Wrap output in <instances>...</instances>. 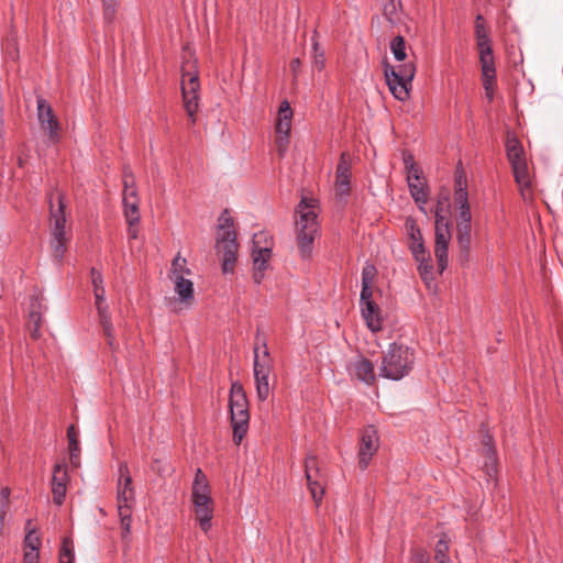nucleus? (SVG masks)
<instances>
[{
	"mask_svg": "<svg viewBox=\"0 0 563 563\" xmlns=\"http://www.w3.org/2000/svg\"><path fill=\"white\" fill-rule=\"evenodd\" d=\"M415 362L413 351L393 342L383 357L379 375L390 380H399L407 376Z\"/></svg>",
	"mask_w": 563,
	"mask_h": 563,
	"instance_id": "f257e3e1",
	"label": "nucleus"
},
{
	"mask_svg": "<svg viewBox=\"0 0 563 563\" xmlns=\"http://www.w3.org/2000/svg\"><path fill=\"white\" fill-rule=\"evenodd\" d=\"M229 407L233 429V441L240 444L249 430V401L243 386L239 382L231 384Z\"/></svg>",
	"mask_w": 563,
	"mask_h": 563,
	"instance_id": "f03ea898",
	"label": "nucleus"
},
{
	"mask_svg": "<svg viewBox=\"0 0 563 563\" xmlns=\"http://www.w3.org/2000/svg\"><path fill=\"white\" fill-rule=\"evenodd\" d=\"M297 212L300 214L297 221L298 234L297 243L302 258H309L312 253L314 238L319 230L317 221V213L313 206L302 198L297 207Z\"/></svg>",
	"mask_w": 563,
	"mask_h": 563,
	"instance_id": "7ed1b4c3",
	"label": "nucleus"
},
{
	"mask_svg": "<svg viewBox=\"0 0 563 563\" xmlns=\"http://www.w3.org/2000/svg\"><path fill=\"white\" fill-rule=\"evenodd\" d=\"M383 73L393 96L399 101H406L409 98L411 81L416 74L413 63H405L396 68L384 62Z\"/></svg>",
	"mask_w": 563,
	"mask_h": 563,
	"instance_id": "20e7f679",
	"label": "nucleus"
},
{
	"mask_svg": "<svg viewBox=\"0 0 563 563\" xmlns=\"http://www.w3.org/2000/svg\"><path fill=\"white\" fill-rule=\"evenodd\" d=\"M255 339L256 345L254 347L253 372L256 384L257 398L264 401L268 398L269 395V351L267 347L266 339L258 332Z\"/></svg>",
	"mask_w": 563,
	"mask_h": 563,
	"instance_id": "39448f33",
	"label": "nucleus"
},
{
	"mask_svg": "<svg viewBox=\"0 0 563 563\" xmlns=\"http://www.w3.org/2000/svg\"><path fill=\"white\" fill-rule=\"evenodd\" d=\"M239 244L234 230H228L223 233L217 232V251L222 254L221 267L224 274L234 272Z\"/></svg>",
	"mask_w": 563,
	"mask_h": 563,
	"instance_id": "423d86ee",
	"label": "nucleus"
},
{
	"mask_svg": "<svg viewBox=\"0 0 563 563\" xmlns=\"http://www.w3.org/2000/svg\"><path fill=\"white\" fill-rule=\"evenodd\" d=\"M405 168L407 170V184L412 199L419 205V210L426 213L424 205L428 200V191L426 186L420 181L421 170L411 159L406 157L404 159Z\"/></svg>",
	"mask_w": 563,
	"mask_h": 563,
	"instance_id": "0eeeda50",
	"label": "nucleus"
},
{
	"mask_svg": "<svg viewBox=\"0 0 563 563\" xmlns=\"http://www.w3.org/2000/svg\"><path fill=\"white\" fill-rule=\"evenodd\" d=\"M123 207L129 227H135L140 222L139 197L134 187L131 172H124Z\"/></svg>",
	"mask_w": 563,
	"mask_h": 563,
	"instance_id": "6e6552de",
	"label": "nucleus"
},
{
	"mask_svg": "<svg viewBox=\"0 0 563 563\" xmlns=\"http://www.w3.org/2000/svg\"><path fill=\"white\" fill-rule=\"evenodd\" d=\"M336 198L346 202L351 192V159L347 153L343 152L335 170Z\"/></svg>",
	"mask_w": 563,
	"mask_h": 563,
	"instance_id": "1a4fd4ad",
	"label": "nucleus"
},
{
	"mask_svg": "<svg viewBox=\"0 0 563 563\" xmlns=\"http://www.w3.org/2000/svg\"><path fill=\"white\" fill-rule=\"evenodd\" d=\"M37 120L41 126L47 132L48 140L52 143H55L59 139L58 130L59 122L56 119L52 107L47 103V101L43 98H37Z\"/></svg>",
	"mask_w": 563,
	"mask_h": 563,
	"instance_id": "9d476101",
	"label": "nucleus"
},
{
	"mask_svg": "<svg viewBox=\"0 0 563 563\" xmlns=\"http://www.w3.org/2000/svg\"><path fill=\"white\" fill-rule=\"evenodd\" d=\"M377 431L373 426H368L363 431L358 449V465L361 470H366L372 456L378 448Z\"/></svg>",
	"mask_w": 563,
	"mask_h": 563,
	"instance_id": "9b49d317",
	"label": "nucleus"
},
{
	"mask_svg": "<svg viewBox=\"0 0 563 563\" xmlns=\"http://www.w3.org/2000/svg\"><path fill=\"white\" fill-rule=\"evenodd\" d=\"M188 81H183L181 84V92L184 98V106L189 118L195 122V113L198 109V89H199V79L197 74H187Z\"/></svg>",
	"mask_w": 563,
	"mask_h": 563,
	"instance_id": "f8f14e48",
	"label": "nucleus"
},
{
	"mask_svg": "<svg viewBox=\"0 0 563 563\" xmlns=\"http://www.w3.org/2000/svg\"><path fill=\"white\" fill-rule=\"evenodd\" d=\"M68 473L65 464H55L52 476L53 501L57 506L63 505L67 492Z\"/></svg>",
	"mask_w": 563,
	"mask_h": 563,
	"instance_id": "ddd939ff",
	"label": "nucleus"
},
{
	"mask_svg": "<svg viewBox=\"0 0 563 563\" xmlns=\"http://www.w3.org/2000/svg\"><path fill=\"white\" fill-rule=\"evenodd\" d=\"M134 498L132 477L125 463L119 466L118 503L123 508H130L129 503Z\"/></svg>",
	"mask_w": 563,
	"mask_h": 563,
	"instance_id": "4468645a",
	"label": "nucleus"
},
{
	"mask_svg": "<svg viewBox=\"0 0 563 563\" xmlns=\"http://www.w3.org/2000/svg\"><path fill=\"white\" fill-rule=\"evenodd\" d=\"M472 221H456V242L460 262L466 264L470 258Z\"/></svg>",
	"mask_w": 563,
	"mask_h": 563,
	"instance_id": "2eb2a0df",
	"label": "nucleus"
},
{
	"mask_svg": "<svg viewBox=\"0 0 563 563\" xmlns=\"http://www.w3.org/2000/svg\"><path fill=\"white\" fill-rule=\"evenodd\" d=\"M58 206L55 208L53 205V198H49V210H51V219H52V236H64L65 235V208L66 205L64 202L63 196H57Z\"/></svg>",
	"mask_w": 563,
	"mask_h": 563,
	"instance_id": "dca6fc26",
	"label": "nucleus"
},
{
	"mask_svg": "<svg viewBox=\"0 0 563 563\" xmlns=\"http://www.w3.org/2000/svg\"><path fill=\"white\" fill-rule=\"evenodd\" d=\"M479 62L482 66L483 86L485 90H489L490 85L496 77V68L493 56V48L479 52Z\"/></svg>",
	"mask_w": 563,
	"mask_h": 563,
	"instance_id": "f3484780",
	"label": "nucleus"
},
{
	"mask_svg": "<svg viewBox=\"0 0 563 563\" xmlns=\"http://www.w3.org/2000/svg\"><path fill=\"white\" fill-rule=\"evenodd\" d=\"M362 317L366 321V325L372 332H378L383 328V319L380 310L375 301L365 302L360 305Z\"/></svg>",
	"mask_w": 563,
	"mask_h": 563,
	"instance_id": "a211bd4d",
	"label": "nucleus"
},
{
	"mask_svg": "<svg viewBox=\"0 0 563 563\" xmlns=\"http://www.w3.org/2000/svg\"><path fill=\"white\" fill-rule=\"evenodd\" d=\"M453 198L455 206L468 202L467 178L461 163L455 172Z\"/></svg>",
	"mask_w": 563,
	"mask_h": 563,
	"instance_id": "6ab92c4d",
	"label": "nucleus"
},
{
	"mask_svg": "<svg viewBox=\"0 0 563 563\" xmlns=\"http://www.w3.org/2000/svg\"><path fill=\"white\" fill-rule=\"evenodd\" d=\"M452 235L435 234L434 255L438 261L439 272L442 273L448 266V250Z\"/></svg>",
	"mask_w": 563,
	"mask_h": 563,
	"instance_id": "aec40b11",
	"label": "nucleus"
},
{
	"mask_svg": "<svg viewBox=\"0 0 563 563\" xmlns=\"http://www.w3.org/2000/svg\"><path fill=\"white\" fill-rule=\"evenodd\" d=\"M353 375L366 385H371L375 380L374 367L372 363L361 357L353 363Z\"/></svg>",
	"mask_w": 563,
	"mask_h": 563,
	"instance_id": "412c9836",
	"label": "nucleus"
},
{
	"mask_svg": "<svg viewBox=\"0 0 563 563\" xmlns=\"http://www.w3.org/2000/svg\"><path fill=\"white\" fill-rule=\"evenodd\" d=\"M175 287L174 290L177 295V300L181 303H188L194 299V284L190 279L179 276L172 278Z\"/></svg>",
	"mask_w": 563,
	"mask_h": 563,
	"instance_id": "4be33fe9",
	"label": "nucleus"
},
{
	"mask_svg": "<svg viewBox=\"0 0 563 563\" xmlns=\"http://www.w3.org/2000/svg\"><path fill=\"white\" fill-rule=\"evenodd\" d=\"M292 110L287 100H284L278 110V122L276 124L277 134H290Z\"/></svg>",
	"mask_w": 563,
	"mask_h": 563,
	"instance_id": "5701e85b",
	"label": "nucleus"
},
{
	"mask_svg": "<svg viewBox=\"0 0 563 563\" xmlns=\"http://www.w3.org/2000/svg\"><path fill=\"white\" fill-rule=\"evenodd\" d=\"M475 38L478 52L486 51V48H492L488 30L485 25V20L482 14H477L475 19Z\"/></svg>",
	"mask_w": 563,
	"mask_h": 563,
	"instance_id": "b1692460",
	"label": "nucleus"
},
{
	"mask_svg": "<svg viewBox=\"0 0 563 563\" xmlns=\"http://www.w3.org/2000/svg\"><path fill=\"white\" fill-rule=\"evenodd\" d=\"M483 446L486 474L492 477L496 472L497 457L495 449L492 445V438L489 435H485L483 440Z\"/></svg>",
	"mask_w": 563,
	"mask_h": 563,
	"instance_id": "393cba45",
	"label": "nucleus"
},
{
	"mask_svg": "<svg viewBox=\"0 0 563 563\" xmlns=\"http://www.w3.org/2000/svg\"><path fill=\"white\" fill-rule=\"evenodd\" d=\"M506 152L511 165L526 161L522 145L516 136L508 135L506 142Z\"/></svg>",
	"mask_w": 563,
	"mask_h": 563,
	"instance_id": "a878e982",
	"label": "nucleus"
},
{
	"mask_svg": "<svg viewBox=\"0 0 563 563\" xmlns=\"http://www.w3.org/2000/svg\"><path fill=\"white\" fill-rule=\"evenodd\" d=\"M91 283L93 287V294H95V305H104L106 302V290L103 286V277L101 272H99L97 268L92 267L91 271Z\"/></svg>",
	"mask_w": 563,
	"mask_h": 563,
	"instance_id": "bb28decb",
	"label": "nucleus"
},
{
	"mask_svg": "<svg viewBox=\"0 0 563 563\" xmlns=\"http://www.w3.org/2000/svg\"><path fill=\"white\" fill-rule=\"evenodd\" d=\"M96 308L98 311L99 321L102 327V331H103L104 335L108 338V344L112 347L113 346V334H112L113 328H112L111 318H110V314L108 311V306L106 303L98 305V306H96Z\"/></svg>",
	"mask_w": 563,
	"mask_h": 563,
	"instance_id": "cd10ccee",
	"label": "nucleus"
},
{
	"mask_svg": "<svg viewBox=\"0 0 563 563\" xmlns=\"http://www.w3.org/2000/svg\"><path fill=\"white\" fill-rule=\"evenodd\" d=\"M67 438H68V446H69V459L73 466H79V442L77 440V434L75 431V427L71 424L67 429Z\"/></svg>",
	"mask_w": 563,
	"mask_h": 563,
	"instance_id": "c85d7f7f",
	"label": "nucleus"
},
{
	"mask_svg": "<svg viewBox=\"0 0 563 563\" xmlns=\"http://www.w3.org/2000/svg\"><path fill=\"white\" fill-rule=\"evenodd\" d=\"M195 515L197 521L203 532H208L211 529V520L213 516L212 506L195 507Z\"/></svg>",
	"mask_w": 563,
	"mask_h": 563,
	"instance_id": "c756f323",
	"label": "nucleus"
},
{
	"mask_svg": "<svg viewBox=\"0 0 563 563\" xmlns=\"http://www.w3.org/2000/svg\"><path fill=\"white\" fill-rule=\"evenodd\" d=\"M401 9L400 0H388L383 8V14L386 20L391 24L396 25L399 23V11Z\"/></svg>",
	"mask_w": 563,
	"mask_h": 563,
	"instance_id": "7c9ffc66",
	"label": "nucleus"
},
{
	"mask_svg": "<svg viewBox=\"0 0 563 563\" xmlns=\"http://www.w3.org/2000/svg\"><path fill=\"white\" fill-rule=\"evenodd\" d=\"M511 167H512L515 179H516L517 184L521 187H528L530 185V178H529L527 162L523 161V162L514 164V165H511Z\"/></svg>",
	"mask_w": 563,
	"mask_h": 563,
	"instance_id": "2f4dec72",
	"label": "nucleus"
},
{
	"mask_svg": "<svg viewBox=\"0 0 563 563\" xmlns=\"http://www.w3.org/2000/svg\"><path fill=\"white\" fill-rule=\"evenodd\" d=\"M103 8V19L107 24H112L115 20L121 0H101Z\"/></svg>",
	"mask_w": 563,
	"mask_h": 563,
	"instance_id": "473e14b6",
	"label": "nucleus"
},
{
	"mask_svg": "<svg viewBox=\"0 0 563 563\" xmlns=\"http://www.w3.org/2000/svg\"><path fill=\"white\" fill-rule=\"evenodd\" d=\"M390 51L397 62H402L406 59V42L404 36L397 35L393 38L390 42Z\"/></svg>",
	"mask_w": 563,
	"mask_h": 563,
	"instance_id": "72a5a7b5",
	"label": "nucleus"
},
{
	"mask_svg": "<svg viewBox=\"0 0 563 563\" xmlns=\"http://www.w3.org/2000/svg\"><path fill=\"white\" fill-rule=\"evenodd\" d=\"M253 267L265 269L268 265V260L271 257V250L268 247L258 249L253 251Z\"/></svg>",
	"mask_w": 563,
	"mask_h": 563,
	"instance_id": "f704fd0d",
	"label": "nucleus"
},
{
	"mask_svg": "<svg viewBox=\"0 0 563 563\" xmlns=\"http://www.w3.org/2000/svg\"><path fill=\"white\" fill-rule=\"evenodd\" d=\"M172 278H176L179 276H184L186 274H190V269L187 267V261L186 258L181 257L179 254L175 256V258L172 262Z\"/></svg>",
	"mask_w": 563,
	"mask_h": 563,
	"instance_id": "c9c22d12",
	"label": "nucleus"
},
{
	"mask_svg": "<svg viewBox=\"0 0 563 563\" xmlns=\"http://www.w3.org/2000/svg\"><path fill=\"white\" fill-rule=\"evenodd\" d=\"M451 214V202H450V194L448 191L441 192L439 195L434 216H450Z\"/></svg>",
	"mask_w": 563,
	"mask_h": 563,
	"instance_id": "e433bc0d",
	"label": "nucleus"
},
{
	"mask_svg": "<svg viewBox=\"0 0 563 563\" xmlns=\"http://www.w3.org/2000/svg\"><path fill=\"white\" fill-rule=\"evenodd\" d=\"M51 247L53 250L54 257L57 260V262H62L67 249L66 236H52Z\"/></svg>",
	"mask_w": 563,
	"mask_h": 563,
	"instance_id": "4c0bfd02",
	"label": "nucleus"
},
{
	"mask_svg": "<svg viewBox=\"0 0 563 563\" xmlns=\"http://www.w3.org/2000/svg\"><path fill=\"white\" fill-rule=\"evenodd\" d=\"M449 542L445 537L441 538L434 549L435 563H448Z\"/></svg>",
	"mask_w": 563,
	"mask_h": 563,
	"instance_id": "58836bf2",
	"label": "nucleus"
},
{
	"mask_svg": "<svg viewBox=\"0 0 563 563\" xmlns=\"http://www.w3.org/2000/svg\"><path fill=\"white\" fill-rule=\"evenodd\" d=\"M435 217V228H434V234H448L452 235L451 232V220L450 216H434Z\"/></svg>",
	"mask_w": 563,
	"mask_h": 563,
	"instance_id": "ea45409f",
	"label": "nucleus"
},
{
	"mask_svg": "<svg viewBox=\"0 0 563 563\" xmlns=\"http://www.w3.org/2000/svg\"><path fill=\"white\" fill-rule=\"evenodd\" d=\"M317 477L318 476H312V477H310V479H307V482H308V487L310 489L312 498L314 499V501L318 505L322 499L324 488H323L322 484L318 481Z\"/></svg>",
	"mask_w": 563,
	"mask_h": 563,
	"instance_id": "a19ab883",
	"label": "nucleus"
},
{
	"mask_svg": "<svg viewBox=\"0 0 563 563\" xmlns=\"http://www.w3.org/2000/svg\"><path fill=\"white\" fill-rule=\"evenodd\" d=\"M405 228L411 242L420 241L422 239L421 231L413 218L409 217L406 219Z\"/></svg>",
	"mask_w": 563,
	"mask_h": 563,
	"instance_id": "79ce46f5",
	"label": "nucleus"
},
{
	"mask_svg": "<svg viewBox=\"0 0 563 563\" xmlns=\"http://www.w3.org/2000/svg\"><path fill=\"white\" fill-rule=\"evenodd\" d=\"M119 512L121 518L122 537L126 538L131 532V514L130 508H123L119 506Z\"/></svg>",
	"mask_w": 563,
	"mask_h": 563,
	"instance_id": "37998d69",
	"label": "nucleus"
},
{
	"mask_svg": "<svg viewBox=\"0 0 563 563\" xmlns=\"http://www.w3.org/2000/svg\"><path fill=\"white\" fill-rule=\"evenodd\" d=\"M232 227H233V219L229 214V211L225 209L220 214V217L218 219V231L217 232L223 233L224 231L233 230Z\"/></svg>",
	"mask_w": 563,
	"mask_h": 563,
	"instance_id": "c03bdc74",
	"label": "nucleus"
},
{
	"mask_svg": "<svg viewBox=\"0 0 563 563\" xmlns=\"http://www.w3.org/2000/svg\"><path fill=\"white\" fill-rule=\"evenodd\" d=\"M319 472L320 471L318 467L317 459L312 455L308 456L306 459V464H305L306 478L310 479V477H312V476H319Z\"/></svg>",
	"mask_w": 563,
	"mask_h": 563,
	"instance_id": "a18cd8bd",
	"label": "nucleus"
},
{
	"mask_svg": "<svg viewBox=\"0 0 563 563\" xmlns=\"http://www.w3.org/2000/svg\"><path fill=\"white\" fill-rule=\"evenodd\" d=\"M411 251L416 261H422L430 257L429 253L424 247L422 239L420 241L412 242Z\"/></svg>",
	"mask_w": 563,
	"mask_h": 563,
	"instance_id": "49530a36",
	"label": "nucleus"
},
{
	"mask_svg": "<svg viewBox=\"0 0 563 563\" xmlns=\"http://www.w3.org/2000/svg\"><path fill=\"white\" fill-rule=\"evenodd\" d=\"M419 262V273L424 282H428L429 279H432V269L433 266L431 264L430 257L418 261Z\"/></svg>",
	"mask_w": 563,
	"mask_h": 563,
	"instance_id": "de8ad7c7",
	"label": "nucleus"
},
{
	"mask_svg": "<svg viewBox=\"0 0 563 563\" xmlns=\"http://www.w3.org/2000/svg\"><path fill=\"white\" fill-rule=\"evenodd\" d=\"M376 275V267L373 264L366 263L362 269V285H372Z\"/></svg>",
	"mask_w": 563,
	"mask_h": 563,
	"instance_id": "09e8293b",
	"label": "nucleus"
},
{
	"mask_svg": "<svg viewBox=\"0 0 563 563\" xmlns=\"http://www.w3.org/2000/svg\"><path fill=\"white\" fill-rule=\"evenodd\" d=\"M456 221H472L470 202L455 206Z\"/></svg>",
	"mask_w": 563,
	"mask_h": 563,
	"instance_id": "8fccbe9b",
	"label": "nucleus"
},
{
	"mask_svg": "<svg viewBox=\"0 0 563 563\" xmlns=\"http://www.w3.org/2000/svg\"><path fill=\"white\" fill-rule=\"evenodd\" d=\"M10 497V489L8 487H4L1 489L0 493V521H3V518L5 516V508L8 507Z\"/></svg>",
	"mask_w": 563,
	"mask_h": 563,
	"instance_id": "3c124183",
	"label": "nucleus"
},
{
	"mask_svg": "<svg viewBox=\"0 0 563 563\" xmlns=\"http://www.w3.org/2000/svg\"><path fill=\"white\" fill-rule=\"evenodd\" d=\"M194 507L212 506V498L210 495H191Z\"/></svg>",
	"mask_w": 563,
	"mask_h": 563,
	"instance_id": "603ef678",
	"label": "nucleus"
},
{
	"mask_svg": "<svg viewBox=\"0 0 563 563\" xmlns=\"http://www.w3.org/2000/svg\"><path fill=\"white\" fill-rule=\"evenodd\" d=\"M74 561V553H73V550L67 544V542L65 541L63 543V548L60 550V554H59V563H73Z\"/></svg>",
	"mask_w": 563,
	"mask_h": 563,
	"instance_id": "864d4df0",
	"label": "nucleus"
},
{
	"mask_svg": "<svg viewBox=\"0 0 563 563\" xmlns=\"http://www.w3.org/2000/svg\"><path fill=\"white\" fill-rule=\"evenodd\" d=\"M373 300V290L372 285H362L361 296H360V305L365 302H371Z\"/></svg>",
	"mask_w": 563,
	"mask_h": 563,
	"instance_id": "5fc2aeb1",
	"label": "nucleus"
},
{
	"mask_svg": "<svg viewBox=\"0 0 563 563\" xmlns=\"http://www.w3.org/2000/svg\"><path fill=\"white\" fill-rule=\"evenodd\" d=\"M25 545L31 550L35 548L38 551L40 538L34 532H29L24 539Z\"/></svg>",
	"mask_w": 563,
	"mask_h": 563,
	"instance_id": "6e6d98bb",
	"label": "nucleus"
},
{
	"mask_svg": "<svg viewBox=\"0 0 563 563\" xmlns=\"http://www.w3.org/2000/svg\"><path fill=\"white\" fill-rule=\"evenodd\" d=\"M40 554L38 551L35 550V548L25 551L23 563H38Z\"/></svg>",
	"mask_w": 563,
	"mask_h": 563,
	"instance_id": "4d7b16f0",
	"label": "nucleus"
},
{
	"mask_svg": "<svg viewBox=\"0 0 563 563\" xmlns=\"http://www.w3.org/2000/svg\"><path fill=\"white\" fill-rule=\"evenodd\" d=\"M196 494H199V495H210V487H209V483L207 484H195L192 483V492H191V495H196Z\"/></svg>",
	"mask_w": 563,
	"mask_h": 563,
	"instance_id": "13d9d810",
	"label": "nucleus"
},
{
	"mask_svg": "<svg viewBox=\"0 0 563 563\" xmlns=\"http://www.w3.org/2000/svg\"><path fill=\"white\" fill-rule=\"evenodd\" d=\"M288 143L289 134H278L276 144L282 155L285 152L286 147L288 146Z\"/></svg>",
	"mask_w": 563,
	"mask_h": 563,
	"instance_id": "bf43d9fd",
	"label": "nucleus"
},
{
	"mask_svg": "<svg viewBox=\"0 0 563 563\" xmlns=\"http://www.w3.org/2000/svg\"><path fill=\"white\" fill-rule=\"evenodd\" d=\"M412 563H429V554L423 550L416 551L412 554Z\"/></svg>",
	"mask_w": 563,
	"mask_h": 563,
	"instance_id": "052dcab7",
	"label": "nucleus"
},
{
	"mask_svg": "<svg viewBox=\"0 0 563 563\" xmlns=\"http://www.w3.org/2000/svg\"><path fill=\"white\" fill-rule=\"evenodd\" d=\"M194 483L195 484H207L208 483V479L206 477V475L202 473V471L200 468H197L196 470V474H195V479H194Z\"/></svg>",
	"mask_w": 563,
	"mask_h": 563,
	"instance_id": "680f3d73",
	"label": "nucleus"
},
{
	"mask_svg": "<svg viewBox=\"0 0 563 563\" xmlns=\"http://www.w3.org/2000/svg\"><path fill=\"white\" fill-rule=\"evenodd\" d=\"M265 269L254 268L253 279L255 284H261L264 278Z\"/></svg>",
	"mask_w": 563,
	"mask_h": 563,
	"instance_id": "e2e57ef3",
	"label": "nucleus"
},
{
	"mask_svg": "<svg viewBox=\"0 0 563 563\" xmlns=\"http://www.w3.org/2000/svg\"><path fill=\"white\" fill-rule=\"evenodd\" d=\"M30 317H31V319L35 322V329H34V331H33L32 335H33L34 338H36V336H37V333H38V321H40V316H38L37 313H35V312H31V316H30Z\"/></svg>",
	"mask_w": 563,
	"mask_h": 563,
	"instance_id": "0e129e2a",
	"label": "nucleus"
},
{
	"mask_svg": "<svg viewBox=\"0 0 563 563\" xmlns=\"http://www.w3.org/2000/svg\"><path fill=\"white\" fill-rule=\"evenodd\" d=\"M323 64H324L323 54H320V56L316 57V59H314V67L318 69H321L323 67Z\"/></svg>",
	"mask_w": 563,
	"mask_h": 563,
	"instance_id": "69168bd1",
	"label": "nucleus"
},
{
	"mask_svg": "<svg viewBox=\"0 0 563 563\" xmlns=\"http://www.w3.org/2000/svg\"><path fill=\"white\" fill-rule=\"evenodd\" d=\"M129 236L130 239H136L137 238V230L134 227L129 228Z\"/></svg>",
	"mask_w": 563,
	"mask_h": 563,
	"instance_id": "338daca9",
	"label": "nucleus"
},
{
	"mask_svg": "<svg viewBox=\"0 0 563 563\" xmlns=\"http://www.w3.org/2000/svg\"><path fill=\"white\" fill-rule=\"evenodd\" d=\"M290 66H291V68H292L294 70H296V69L300 66V60H299V58H295V59H292V60H291V63H290Z\"/></svg>",
	"mask_w": 563,
	"mask_h": 563,
	"instance_id": "774afa93",
	"label": "nucleus"
}]
</instances>
